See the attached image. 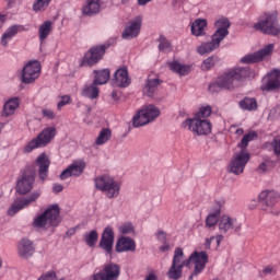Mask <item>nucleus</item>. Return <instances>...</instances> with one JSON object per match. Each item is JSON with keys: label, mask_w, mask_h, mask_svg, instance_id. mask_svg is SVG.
<instances>
[{"label": "nucleus", "mask_w": 280, "mask_h": 280, "mask_svg": "<svg viewBox=\"0 0 280 280\" xmlns=\"http://www.w3.org/2000/svg\"><path fill=\"white\" fill-rule=\"evenodd\" d=\"M219 220H220V211L210 213L206 218V226H208V229H213V226H215V224H218Z\"/></svg>", "instance_id": "obj_43"}, {"label": "nucleus", "mask_w": 280, "mask_h": 280, "mask_svg": "<svg viewBox=\"0 0 280 280\" xmlns=\"http://www.w3.org/2000/svg\"><path fill=\"white\" fill-rule=\"evenodd\" d=\"M182 126L183 128H186V130L194 132V135H198V137L202 135H211V121L208 119L188 118Z\"/></svg>", "instance_id": "obj_9"}, {"label": "nucleus", "mask_w": 280, "mask_h": 280, "mask_svg": "<svg viewBox=\"0 0 280 280\" xmlns=\"http://www.w3.org/2000/svg\"><path fill=\"white\" fill-rule=\"evenodd\" d=\"M258 199L261 203L262 211H267V213H275L272 207L279 202V192L275 190H264L259 194Z\"/></svg>", "instance_id": "obj_15"}, {"label": "nucleus", "mask_w": 280, "mask_h": 280, "mask_svg": "<svg viewBox=\"0 0 280 280\" xmlns=\"http://www.w3.org/2000/svg\"><path fill=\"white\" fill-rule=\"evenodd\" d=\"M271 148L277 156H280V140H273L271 142Z\"/></svg>", "instance_id": "obj_50"}, {"label": "nucleus", "mask_w": 280, "mask_h": 280, "mask_svg": "<svg viewBox=\"0 0 280 280\" xmlns=\"http://www.w3.org/2000/svg\"><path fill=\"white\" fill-rule=\"evenodd\" d=\"M102 4H100V0H86L85 5L82 8L83 14L86 16H93V14H98Z\"/></svg>", "instance_id": "obj_31"}, {"label": "nucleus", "mask_w": 280, "mask_h": 280, "mask_svg": "<svg viewBox=\"0 0 280 280\" xmlns=\"http://www.w3.org/2000/svg\"><path fill=\"white\" fill-rule=\"evenodd\" d=\"M222 240H224V236H222V234H219L217 236H212L210 238H207L206 240V244H205V247L207 249L211 248V242L215 241L217 243V246H220V244H222Z\"/></svg>", "instance_id": "obj_46"}, {"label": "nucleus", "mask_w": 280, "mask_h": 280, "mask_svg": "<svg viewBox=\"0 0 280 280\" xmlns=\"http://www.w3.org/2000/svg\"><path fill=\"white\" fill-rule=\"evenodd\" d=\"M54 30V22L51 21H45L38 30V36L40 43H45V39L51 34V31Z\"/></svg>", "instance_id": "obj_33"}, {"label": "nucleus", "mask_w": 280, "mask_h": 280, "mask_svg": "<svg viewBox=\"0 0 280 280\" xmlns=\"http://www.w3.org/2000/svg\"><path fill=\"white\" fill-rule=\"evenodd\" d=\"M121 275V267L115 262H108L103 266V270L94 273L89 280H118Z\"/></svg>", "instance_id": "obj_11"}, {"label": "nucleus", "mask_w": 280, "mask_h": 280, "mask_svg": "<svg viewBox=\"0 0 280 280\" xmlns=\"http://www.w3.org/2000/svg\"><path fill=\"white\" fill-rule=\"evenodd\" d=\"M50 164H51V162L49 161V158L47 156V154L42 153L38 155V158L36 160V165L38 167V174H39L40 180H46V178L49 174V165Z\"/></svg>", "instance_id": "obj_26"}, {"label": "nucleus", "mask_w": 280, "mask_h": 280, "mask_svg": "<svg viewBox=\"0 0 280 280\" xmlns=\"http://www.w3.org/2000/svg\"><path fill=\"white\" fill-rule=\"evenodd\" d=\"M159 86H161V80L149 78L143 88V94L147 95V97H154L159 91Z\"/></svg>", "instance_id": "obj_28"}, {"label": "nucleus", "mask_w": 280, "mask_h": 280, "mask_svg": "<svg viewBox=\"0 0 280 280\" xmlns=\"http://www.w3.org/2000/svg\"><path fill=\"white\" fill-rule=\"evenodd\" d=\"M257 170H258L259 174H264V172H268V160H266L265 162L259 164Z\"/></svg>", "instance_id": "obj_52"}, {"label": "nucleus", "mask_w": 280, "mask_h": 280, "mask_svg": "<svg viewBox=\"0 0 280 280\" xmlns=\"http://www.w3.org/2000/svg\"><path fill=\"white\" fill-rule=\"evenodd\" d=\"M133 127L141 128V126H148L150 119L147 118L143 109H140L132 118Z\"/></svg>", "instance_id": "obj_36"}, {"label": "nucleus", "mask_w": 280, "mask_h": 280, "mask_svg": "<svg viewBox=\"0 0 280 280\" xmlns=\"http://www.w3.org/2000/svg\"><path fill=\"white\" fill-rule=\"evenodd\" d=\"M137 250V243L128 236H121L116 243L117 253H135Z\"/></svg>", "instance_id": "obj_24"}, {"label": "nucleus", "mask_w": 280, "mask_h": 280, "mask_svg": "<svg viewBox=\"0 0 280 280\" xmlns=\"http://www.w3.org/2000/svg\"><path fill=\"white\" fill-rule=\"evenodd\" d=\"M272 51H275V44L266 45L258 51L245 55L243 58H241V62L243 65H255V62H261V60L268 58Z\"/></svg>", "instance_id": "obj_14"}, {"label": "nucleus", "mask_w": 280, "mask_h": 280, "mask_svg": "<svg viewBox=\"0 0 280 280\" xmlns=\"http://www.w3.org/2000/svg\"><path fill=\"white\" fill-rule=\"evenodd\" d=\"M255 139H257V133H255V131L246 133L242 138L241 142L238 143V147L242 150L234 153V156L228 166V170L231 172V174H235V176L244 174V170L246 168L248 161H250V153L246 151V148H248V143H250V141H255Z\"/></svg>", "instance_id": "obj_2"}, {"label": "nucleus", "mask_w": 280, "mask_h": 280, "mask_svg": "<svg viewBox=\"0 0 280 280\" xmlns=\"http://www.w3.org/2000/svg\"><path fill=\"white\" fill-rule=\"evenodd\" d=\"M95 188L105 194L106 198H117L121 191V183L115 176L105 173L94 178Z\"/></svg>", "instance_id": "obj_4"}, {"label": "nucleus", "mask_w": 280, "mask_h": 280, "mask_svg": "<svg viewBox=\"0 0 280 280\" xmlns=\"http://www.w3.org/2000/svg\"><path fill=\"white\" fill-rule=\"evenodd\" d=\"M58 224H60V207L58 205L50 206L33 220V229L37 230L46 226H58Z\"/></svg>", "instance_id": "obj_5"}, {"label": "nucleus", "mask_w": 280, "mask_h": 280, "mask_svg": "<svg viewBox=\"0 0 280 280\" xmlns=\"http://www.w3.org/2000/svg\"><path fill=\"white\" fill-rule=\"evenodd\" d=\"M3 266V260L0 258V268Z\"/></svg>", "instance_id": "obj_64"}, {"label": "nucleus", "mask_w": 280, "mask_h": 280, "mask_svg": "<svg viewBox=\"0 0 280 280\" xmlns=\"http://www.w3.org/2000/svg\"><path fill=\"white\" fill-rule=\"evenodd\" d=\"M161 253H167L170 250V245L167 243H163L162 246H160Z\"/></svg>", "instance_id": "obj_55"}, {"label": "nucleus", "mask_w": 280, "mask_h": 280, "mask_svg": "<svg viewBox=\"0 0 280 280\" xmlns=\"http://www.w3.org/2000/svg\"><path fill=\"white\" fill-rule=\"evenodd\" d=\"M145 280H156V276L154 273H151L147 276Z\"/></svg>", "instance_id": "obj_60"}, {"label": "nucleus", "mask_w": 280, "mask_h": 280, "mask_svg": "<svg viewBox=\"0 0 280 280\" xmlns=\"http://www.w3.org/2000/svg\"><path fill=\"white\" fill-rule=\"evenodd\" d=\"M190 260L189 257L185 258V253L183 248L178 247L174 252V257L172 260V266L167 271L168 279L178 280L183 277V268H189Z\"/></svg>", "instance_id": "obj_7"}, {"label": "nucleus", "mask_w": 280, "mask_h": 280, "mask_svg": "<svg viewBox=\"0 0 280 280\" xmlns=\"http://www.w3.org/2000/svg\"><path fill=\"white\" fill-rule=\"evenodd\" d=\"M200 273H196V269H194L192 273L189 276L188 280H194V277H198Z\"/></svg>", "instance_id": "obj_59"}, {"label": "nucleus", "mask_w": 280, "mask_h": 280, "mask_svg": "<svg viewBox=\"0 0 280 280\" xmlns=\"http://www.w3.org/2000/svg\"><path fill=\"white\" fill-rule=\"evenodd\" d=\"M114 82L116 86H119L120 89H126V86H130V77H128V69H117L114 74Z\"/></svg>", "instance_id": "obj_27"}, {"label": "nucleus", "mask_w": 280, "mask_h": 280, "mask_svg": "<svg viewBox=\"0 0 280 280\" xmlns=\"http://www.w3.org/2000/svg\"><path fill=\"white\" fill-rule=\"evenodd\" d=\"M56 127H46L44 128L40 133L31 140L25 147L24 152L27 154L37 148H45V145H49L51 141H54L56 137Z\"/></svg>", "instance_id": "obj_8"}, {"label": "nucleus", "mask_w": 280, "mask_h": 280, "mask_svg": "<svg viewBox=\"0 0 280 280\" xmlns=\"http://www.w3.org/2000/svg\"><path fill=\"white\" fill-rule=\"evenodd\" d=\"M118 231L121 235H130V233H135V226L132 223H124L118 228Z\"/></svg>", "instance_id": "obj_45"}, {"label": "nucleus", "mask_w": 280, "mask_h": 280, "mask_svg": "<svg viewBox=\"0 0 280 280\" xmlns=\"http://www.w3.org/2000/svg\"><path fill=\"white\" fill-rule=\"evenodd\" d=\"M261 91H279L280 89V71L273 70L269 72L264 79L262 84L260 86Z\"/></svg>", "instance_id": "obj_17"}, {"label": "nucleus", "mask_w": 280, "mask_h": 280, "mask_svg": "<svg viewBox=\"0 0 280 280\" xmlns=\"http://www.w3.org/2000/svg\"><path fill=\"white\" fill-rule=\"evenodd\" d=\"M211 116V106H205L199 108V110L195 114V119H207V117Z\"/></svg>", "instance_id": "obj_44"}, {"label": "nucleus", "mask_w": 280, "mask_h": 280, "mask_svg": "<svg viewBox=\"0 0 280 280\" xmlns=\"http://www.w3.org/2000/svg\"><path fill=\"white\" fill-rule=\"evenodd\" d=\"M98 237H100V234H97V231L92 230L90 233L84 234L85 244H88L90 248H93V246L97 244Z\"/></svg>", "instance_id": "obj_41"}, {"label": "nucleus", "mask_w": 280, "mask_h": 280, "mask_svg": "<svg viewBox=\"0 0 280 280\" xmlns=\"http://www.w3.org/2000/svg\"><path fill=\"white\" fill-rule=\"evenodd\" d=\"M249 78H255V72L252 71L249 67L233 68L218 77L215 82L209 85V90L211 91L213 86H218V89L231 91V89H235L240 82H244V80H248Z\"/></svg>", "instance_id": "obj_1"}, {"label": "nucleus", "mask_w": 280, "mask_h": 280, "mask_svg": "<svg viewBox=\"0 0 280 280\" xmlns=\"http://www.w3.org/2000/svg\"><path fill=\"white\" fill-rule=\"evenodd\" d=\"M86 164L83 161H77L70 164L66 170H63L60 174L61 180H67V178H71V176H82L84 174V170Z\"/></svg>", "instance_id": "obj_21"}, {"label": "nucleus", "mask_w": 280, "mask_h": 280, "mask_svg": "<svg viewBox=\"0 0 280 280\" xmlns=\"http://www.w3.org/2000/svg\"><path fill=\"white\" fill-rule=\"evenodd\" d=\"M115 244V231H113L112 226H107L104 229L101 241L100 248L106 252L107 255H113V246Z\"/></svg>", "instance_id": "obj_19"}, {"label": "nucleus", "mask_w": 280, "mask_h": 280, "mask_svg": "<svg viewBox=\"0 0 280 280\" xmlns=\"http://www.w3.org/2000/svg\"><path fill=\"white\" fill-rule=\"evenodd\" d=\"M205 30H207V20H196L190 26L192 36H205Z\"/></svg>", "instance_id": "obj_34"}, {"label": "nucleus", "mask_w": 280, "mask_h": 280, "mask_svg": "<svg viewBox=\"0 0 280 280\" xmlns=\"http://www.w3.org/2000/svg\"><path fill=\"white\" fill-rule=\"evenodd\" d=\"M142 112L144 113L147 119H149V124L151 121H154L159 115H161V110L158 109L156 106L154 105H148L144 108H142Z\"/></svg>", "instance_id": "obj_37"}, {"label": "nucleus", "mask_w": 280, "mask_h": 280, "mask_svg": "<svg viewBox=\"0 0 280 280\" xmlns=\"http://www.w3.org/2000/svg\"><path fill=\"white\" fill-rule=\"evenodd\" d=\"M81 95L88 97L89 100H97L100 97V88L95 82L91 84H85L82 88Z\"/></svg>", "instance_id": "obj_30"}, {"label": "nucleus", "mask_w": 280, "mask_h": 280, "mask_svg": "<svg viewBox=\"0 0 280 280\" xmlns=\"http://www.w3.org/2000/svg\"><path fill=\"white\" fill-rule=\"evenodd\" d=\"M113 132L110 131V129L103 128L100 131L97 138L95 139L96 145H104L105 143H108V141H110Z\"/></svg>", "instance_id": "obj_38"}, {"label": "nucleus", "mask_w": 280, "mask_h": 280, "mask_svg": "<svg viewBox=\"0 0 280 280\" xmlns=\"http://www.w3.org/2000/svg\"><path fill=\"white\" fill-rule=\"evenodd\" d=\"M256 32L268 34L269 36H279L280 25L277 21V15L272 13H264L259 16L258 22L253 25Z\"/></svg>", "instance_id": "obj_6"}, {"label": "nucleus", "mask_w": 280, "mask_h": 280, "mask_svg": "<svg viewBox=\"0 0 280 280\" xmlns=\"http://www.w3.org/2000/svg\"><path fill=\"white\" fill-rule=\"evenodd\" d=\"M219 231L221 235H233V233H241L242 224L235 218L224 214L219 220Z\"/></svg>", "instance_id": "obj_12"}, {"label": "nucleus", "mask_w": 280, "mask_h": 280, "mask_svg": "<svg viewBox=\"0 0 280 280\" xmlns=\"http://www.w3.org/2000/svg\"><path fill=\"white\" fill-rule=\"evenodd\" d=\"M51 3V0H36L33 2V12H45L47 8H49V4Z\"/></svg>", "instance_id": "obj_42"}, {"label": "nucleus", "mask_w": 280, "mask_h": 280, "mask_svg": "<svg viewBox=\"0 0 280 280\" xmlns=\"http://www.w3.org/2000/svg\"><path fill=\"white\" fill-rule=\"evenodd\" d=\"M277 271L275 270V267L267 266L262 270V275H276Z\"/></svg>", "instance_id": "obj_53"}, {"label": "nucleus", "mask_w": 280, "mask_h": 280, "mask_svg": "<svg viewBox=\"0 0 280 280\" xmlns=\"http://www.w3.org/2000/svg\"><path fill=\"white\" fill-rule=\"evenodd\" d=\"M8 8H13L14 3H16V0H7Z\"/></svg>", "instance_id": "obj_58"}, {"label": "nucleus", "mask_w": 280, "mask_h": 280, "mask_svg": "<svg viewBox=\"0 0 280 280\" xmlns=\"http://www.w3.org/2000/svg\"><path fill=\"white\" fill-rule=\"evenodd\" d=\"M152 0H138V5H148Z\"/></svg>", "instance_id": "obj_56"}, {"label": "nucleus", "mask_w": 280, "mask_h": 280, "mask_svg": "<svg viewBox=\"0 0 280 280\" xmlns=\"http://www.w3.org/2000/svg\"><path fill=\"white\" fill-rule=\"evenodd\" d=\"M40 78V62L30 61L22 70V82L24 84H32Z\"/></svg>", "instance_id": "obj_13"}, {"label": "nucleus", "mask_w": 280, "mask_h": 280, "mask_svg": "<svg viewBox=\"0 0 280 280\" xmlns=\"http://www.w3.org/2000/svg\"><path fill=\"white\" fill-rule=\"evenodd\" d=\"M34 173L25 171L22 177L18 180L16 192L24 195L28 194V191H32V188L34 187Z\"/></svg>", "instance_id": "obj_20"}, {"label": "nucleus", "mask_w": 280, "mask_h": 280, "mask_svg": "<svg viewBox=\"0 0 280 280\" xmlns=\"http://www.w3.org/2000/svg\"><path fill=\"white\" fill-rule=\"evenodd\" d=\"M3 21H5V15L0 14V23H3Z\"/></svg>", "instance_id": "obj_62"}, {"label": "nucleus", "mask_w": 280, "mask_h": 280, "mask_svg": "<svg viewBox=\"0 0 280 280\" xmlns=\"http://www.w3.org/2000/svg\"><path fill=\"white\" fill-rule=\"evenodd\" d=\"M236 135H244V129L240 128V129H236Z\"/></svg>", "instance_id": "obj_61"}, {"label": "nucleus", "mask_w": 280, "mask_h": 280, "mask_svg": "<svg viewBox=\"0 0 280 280\" xmlns=\"http://www.w3.org/2000/svg\"><path fill=\"white\" fill-rule=\"evenodd\" d=\"M214 27L217 31L213 33L211 42L202 43L197 48V54H199V56H207V54H211V51H215V49L220 47L222 40L229 36L231 21H229L226 18H220L214 22Z\"/></svg>", "instance_id": "obj_3"}, {"label": "nucleus", "mask_w": 280, "mask_h": 280, "mask_svg": "<svg viewBox=\"0 0 280 280\" xmlns=\"http://www.w3.org/2000/svg\"><path fill=\"white\" fill-rule=\"evenodd\" d=\"M156 237L161 244H165L167 242V234H165L163 231H159L156 233Z\"/></svg>", "instance_id": "obj_51"}, {"label": "nucleus", "mask_w": 280, "mask_h": 280, "mask_svg": "<svg viewBox=\"0 0 280 280\" xmlns=\"http://www.w3.org/2000/svg\"><path fill=\"white\" fill-rule=\"evenodd\" d=\"M158 42L159 44V50L163 54H170L172 51V43L168 42L167 37L164 35H160Z\"/></svg>", "instance_id": "obj_40"}, {"label": "nucleus", "mask_w": 280, "mask_h": 280, "mask_svg": "<svg viewBox=\"0 0 280 280\" xmlns=\"http://www.w3.org/2000/svg\"><path fill=\"white\" fill-rule=\"evenodd\" d=\"M213 65H215V59L213 57H208L206 60H203L201 69L203 71H209Z\"/></svg>", "instance_id": "obj_47"}, {"label": "nucleus", "mask_w": 280, "mask_h": 280, "mask_svg": "<svg viewBox=\"0 0 280 280\" xmlns=\"http://www.w3.org/2000/svg\"><path fill=\"white\" fill-rule=\"evenodd\" d=\"M168 69L177 75H188L191 72V66L180 63L178 60H173L167 63Z\"/></svg>", "instance_id": "obj_29"}, {"label": "nucleus", "mask_w": 280, "mask_h": 280, "mask_svg": "<svg viewBox=\"0 0 280 280\" xmlns=\"http://www.w3.org/2000/svg\"><path fill=\"white\" fill-rule=\"evenodd\" d=\"M94 84H106L108 82V80H110V70L108 69H103V70H95L94 71Z\"/></svg>", "instance_id": "obj_32"}, {"label": "nucleus", "mask_w": 280, "mask_h": 280, "mask_svg": "<svg viewBox=\"0 0 280 280\" xmlns=\"http://www.w3.org/2000/svg\"><path fill=\"white\" fill-rule=\"evenodd\" d=\"M21 104L19 97H13L9 100L3 107L4 117H10V115H14L16 112V108H19V105Z\"/></svg>", "instance_id": "obj_35"}, {"label": "nucleus", "mask_w": 280, "mask_h": 280, "mask_svg": "<svg viewBox=\"0 0 280 280\" xmlns=\"http://www.w3.org/2000/svg\"><path fill=\"white\" fill-rule=\"evenodd\" d=\"M242 110H257V101L255 98L245 97L238 103Z\"/></svg>", "instance_id": "obj_39"}, {"label": "nucleus", "mask_w": 280, "mask_h": 280, "mask_svg": "<svg viewBox=\"0 0 280 280\" xmlns=\"http://www.w3.org/2000/svg\"><path fill=\"white\" fill-rule=\"evenodd\" d=\"M108 47H110V44L106 43L90 48L81 61V67H93L97 65V62L104 58V54H106Z\"/></svg>", "instance_id": "obj_10"}, {"label": "nucleus", "mask_w": 280, "mask_h": 280, "mask_svg": "<svg viewBox=\"0 0 280 280\" xmlns=\"http://www.w3.org/2000/svg\"><path fill=\"white\" fill-rule=\"evenodd\" d=\"M40 197L39 192H32L28 198L18 199L15 200L12 206L8 210V215H16L19 211L25 209V207H30L32 202H35V200H38Z\"/></svg>", "instance_id": "obj_18"}, {"label": "nucleus", "mask_w": 280, "mask_h": 280, "mask_svg": "<svg viewBox=\"0 0 280 280\" xmlns=\"http://www.w3.org/2000/svg\"><path fill=\"white\" fill-rule=\"evenodd\" d=\"M152 0H138V5H148Z\"/></svg>", "instance_id": "obj_57"}, {"label": "nucleus", "mask_w": 280, "mask_h": 280, "mask_svg": "<svg viewBox=\"0 0 280 280\" xmlns=\"http://www.w3.org/2000/svg\"><path fill=\"white\" fill-rule=\"evenodd\" d=\"M19 32H23V25H11L9 26L4 33L1 35L0 38V45L2 47H8V45H10V42L12 40V38H14L16 36V34H19Z\"/></svg>", "instance_id": "obj_25"}, {"label": "nucleus", "mask_w": 280, "mask_h": 280, "mask_svg": "<svg viewBox=\"0 0 280 280\" xmlns=\"http://www.w3.org/2000/svg\"><path fill=\"white\" fill-rule=\"evenodd\" d=\"M190 264H195V275H200L209 262L207 252H195L189 256Z\"/></svg>", "instance_id": "obj_22"}, {"label": "nucleus", "mask_w": 280, "mask_h": 280, "mask_svg": "<svg viewBox=\"0 0 280 280\" xmlns=\"http://www.w3.org/2000/svg\"><path fill=\"white\" fill-rule=\"evenodd\" d=\"M141 16H137L133 20L129 21L125 26V30L121 34L125 40H132V38H137L141 33V24H142Z\"/></svg>", "instance_id": "obj_16"}, {"label": "nucleus", "mask_w": 280, "mask_h": 280, "mask_svg": "<svg viewBox=\"0 0 280 280\" xmlns=\"http://www.w3.org/2000/svg\"><path fill=\"white\" fill-rule=\"evenodd\" d=\"M42 115L46 119H56V113H54L50 108L42 109Z\"/></svg>", "instance_id": "obj_49"}, {"label": "nucleus", "mask_w": 280, "mask_h": 280, "mask_svg": "<svg viewBox=\"0 0 280 280\" xmlns=\"http://www.w3.org/2000/svg\"><path fill=\"white\" fill-rule=\"evenodd\" d=\"M63 189L65 187L61 184H54L52 186L54 194H60Z\"/></svg>", "instance_id": "obj_54"}, {"label": "nucleus", "mask_w": 280, "mask_h": 280, "mask_svg": "<svg viewBox=\"0 0 280 280\" xmlns=\"http://www.w3.org/2000/svg\"><path fill=\"white\" fill-rule=\"evenodd\" d=\"M70 102H71V96L69 95L61 96L60 101L57 104L58 110H60V108H62L63 106H67V104H70Z\"/></svg>", "instance_id": "obj_48"}, {"label": "nucleus", "mask_w": 280, "mask_h": 280, "mask_svg": "<svg viewBox=\"0 0 280 280\" xmlns=\"http://www.w3.org/2000/svg\"><path fill=\"white\" fill-rule=\"evenodd\" d=\"M36 253L34 242L28 238H22L18 244V255L21 259H30Z\"/></svg>", "instance_id": "obj_23"}, {"label": "nucleus", "mask_w": 280, "mask_h": 280, "mask_svg": "<svg viewBox=\"0 0 280 280\" xmlns=\"http://www.w3.org/2000/svg\"><path fill=\"white\" fill-rule=\"evenodd\" d=\"M3 122H0V132H1V130H3Z\"/></svg>", "instance_id": "obj_63"}]
</instances>
